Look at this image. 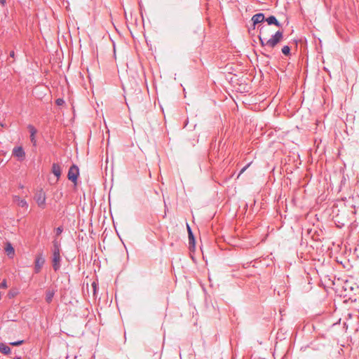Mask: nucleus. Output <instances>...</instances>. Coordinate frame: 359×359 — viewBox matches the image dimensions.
Returning a JSON list of instances; mask_svg holds the SVG:
<instances>
[{
	"label": "nucleus",
	"instance_id": "13",
	"mask_svg": "<svg viewBox=\"0 0 359 359\" xmlns=\"http://www.w3.org/2000/svg\"><path fill=\"white\" fill-rule=\"evenodd\" d=\"M0 352L4 354H9L11 353V348L6 344L0 343Z\"/></svg>",
	"mask_w": 359,
	"mask_h": 359
},
{
	"label": "nucleus",
	"instance_id": "10",
	"mask_svg": "<svg viewBox=\"0 0 359 359\" xmlns=\"http://www.w3.org/2000/svg\"><path fill=\"white\" fill-rule=\"evenodd\" d=\"M5 252H6L7 255L11 257H13L15 255V250L11 243L7 242L6 243Z\"/></svg>",
	"mask_w": 359,
	"mask_h": 359
},
{
	"label": "nucleus",
	"instance_id": "12",
	"mask_svg": "<svg viewBox=\"0 0 359 359\" xmlns=\"http://www.w3.org/2000/svg\"><path fill=\"white\" fill-rule=\"evenodd\" d=\"M27 128L30 133L31 141L34 144V145H35L36 144L35 135L37 132L36 129L32 125H29Z\"/></svg>",
	"mask_w": 359,
	"mask_h": 359
},
{
	"label": "nucleus",
	"instance_id": "3",
	"mask_svg": "<svg viewBox=\"0 0 359 359\" xmlns=\"http://www.w3.org/2000/svg\"><path fill=\"white\" fill-rule=\"evenodd\" d=\"M34 199L39 208H41L42 209L45 208V207H46V194L42 189L38 191L35 194Z\"/></svg>",
	"mask_w": 359,
	"mask_h": 359
},
{
	"label": "nucleus",
	"instance_id": "2",
	"mask_svg": "<svg viewBox=\"0 0 359 359\" xmlns=\"http://www.w3.org/2000/svg\"><path fill=\"white\" fill-rule=\"evenodd\" d=\"M60 243L55 239L53 241V266L55 271L60 268Z\"/></svg>",
	"mask_w": 359,
	"mask_h": 359
},
{
	"label": "nucleus",
	"instance_id": "23",
	"mask_svg": "<svg viewBox=\"0 0 359 359\" xmlns=\"http://www.w3.org/2000/svg\"><path fill=\"white\" fill-rule=\"evenodd\" d=\"M92 287H93V292L95 293V290H96V283L94 282L92 284Z\"/></svg>",
	"mask_w": 359,
	"mask_h": 359
},
{
	"label": "nucleus",
	"instance_id": "16",
	"mask_svg": "<svg viewBox=\"0 0 359 359\" xmlns=\"http://www.w3.org/2000/svg\"><path fill=\"white\" fill-rule=\"evenodd\" d=\"M55 103L57 106H62L65 103V102L62 98H58L56 100Z\"/></svg>",
	"mask_w": 359,
	"mask_h": 359
},
{
	"label": "nucleus",
	"instance_id": "9",
	"mask_svg": "<svg viewBox=\"0 0 359 359\" xmlns=\"http://www.w3.org/2000/svg\"><path fill=\"white\" fill-rule=\"evenodd\" d=\"M13 202L20 207L25 208L26 209L28 208V204L27 201L18 196H13Z\"/></svg>",
	"mask_w": 359,
	"mask_h": 359
},
{
	"label": "nucleus",
	"instance_id": "18",
	"mask_svg": "<svg viewBox=\"0 0 359 359\" xmlns=\"http://www.w3.org/2000/svg\"><path fill=\"white\" fill-rule=\"evenodd\" d=\"M62 231L63 229L61 226L57 227L55 231L56 236H59L62 233Z\"/></svg>",
	"mask_w": 359,
	"mask_h": 359
},
{
	"label": "nucleus",
	"instance_id": "22",
	"mask_svg": "<svg viewBox=\"0 0 359 359\" xmlns=\"http://www.w3.org/2000/svg\"><path fill=\"white\" fill-rule=\"evenodd\" d=\"M9 56L11 58H13L14 56H15V52L13 50L11 51L10 53H9Z\"/></svg>",
	"mask_w": 359,
	"mask_h": 359
},
{
	"label": "nucleus",
	"instance_id": "17",
	"mask_svg": "<svg viewBox=\"0 0 359 359\" xmlns=\"http://www.w3.org/2000/svg\"><path fill=\"white\" fill-rule=\"evenodd\" d=\"M23 343H24L23 340H20L18 341L11 342L10 344L12 346H20V345L22 344Z\"/></svg>",
	"mask_w": 359,
	"mask_h": 359
},
{
	"label": "nucleus",
	"instance_id": "8",
	"mask_svg": "<svg viewBox=\"0 0 359 359\" xmlns=\"http://www.w3.org/2000/svg\"><path fill=\"white\" fill-rule=\"evenodd\" d=\"M265 20V17L264 13H259L255 15H254L252 18V21L253 22L254 27H255L256 25H258Z\"/></svg>",
	"mask_w": 359,
	"mask_h": 359
},
{
	"label": "nucleus",
	"instance_id": "20",
	"mask_svg": "<svg viewBox=\"0 0 359 359\" xmlns=\"http://www.w3.org/2000/svg\"><path fill=\"white\" fill-rule=\"evenodd\" d=\"M0 287H4V288H6V287H7L6 282L5 280H4V281L1 283Z\"/></svg>",
	"mask_w": 359,
	"mask_h": 359
},
{
	"label": "nucleus",
	"instance_id": "15",
	"mask_svg": "<svg viewBox=\"0 0 359 359\" xmlns=\"http://www.w3.org/2000/svg\"><path fill=\"white\" fill-rule=\"evenodd\" d=\"M53 292H51V291H48L46 293V302H50L52 299H53Z\"/></svg>",
	"mask_w": 359,
	"mask_h": 359
},
{
	"label": "nucleus",
	"instance_id": "5",
	"mask_svg": "<svg viewBox=\"0 0 359 359\" xmlns=\"http://www.w3.org/2000/svg\"><path fill=\"white\" fill-rule=\"evenodd\" d=\"M79 175V169L77 166L73 165L69 170V180H72L76 187L77 184V177Z\"/></svg>",
	"mask_w": 359,
	"mask_h": 359
},
{
	"label": "nucleus",
	"instance_id": "25",
	"mask_svg": "<svg viewBox=\"0 0 359 359\" xmlns=\"http://www.w3.org/2000/svg\"><path fill=\"white\" fill-rule=\"evenodd\" d=\"M0 3L4 4L6 3V0H0Z\"/></svg>",
	"mask_w": 359,
	"mask_h": 359
},
{
	"label": "nucleus",
	"instance_id": "26",
	"mask_svg": "<svg viewBox=\"0 0 359 359\" xmlns=\"http://www.w3.org/2000/svg\"><path fill=\"white\" fill-rule=\"evenodd\" d=\"M11 62H12L10 61V58H8V65H11Z\"/></svg>",
	"mask_w": 359,
	"mask_h": 359
},
{
	"label": "nucleus",
	"instance_id": "24",
	"mask_svg": "<svg viewBox=\"0 0 359 359\" xmlns=\"http://www.w3.org/2000/svg\"><path fill=\"white\" fill-rule=\"evenodd\" d=\"M187 227L188 233H189V232H192L189 224H187Z\"/></svg>",
	"mask_w": 359,
	"mask_h": 359
},
{
	"label": "nucleus",
	"instance_id": "21",
	"mask_svg": "<svg viewBox=\"0 0 359 359\" xmlns=\"http://www.w3.org/2000/svg\"><path fill=\"white\" fill-rule=\"evenodd\" d=\"M250 165V163H249L248 165H246L245 167H244L240 172L239 175L238 177H239L246 169Z\"/></svg>",
	"mask_w": 359,
	"mask_h": 359
},
{
	"label": "nucleus",
	"instance_id": "14",
	"mask_svg": "<svg viewBox=\"0 0 359 359\" xmlns=\"http://www.w3.org/2000/svg\"><path fill=\"white\" fill-rule=\"evenodd\" d=\"M290 48L288 46H284L282 48V53L284 55H287L290 54Z\"/></svg>",
	"mask_w": 359,
	"mask_h": 359
},
{
	"label": "nucleus",
	"instance_id": "19",
	"mask_svg": "<svg viewBox=\"0 0 359 359\" xmlns=\"http://www.w3.org/2000/svg\"><path fill=\"white\" fill-rule=\"evenodd\" d=\"M189 243H194V235H193V233L192 232H189Z\"/></svg>",
	"mask_w": 359,
	"mask_h": 359
},
{
	"label": "nucleus",
	"instance_id": "6",
	"mask_svg": "<svg viewBox=\"0 0 359 359\" xmlns=\"http://www.w3.org/2000/svg\"><path fill=\"white\" fill-rule=\"evenodd\" d=\"M52 172L55 175V179L50 178L49 181L50 184L56 183L60 175H61V168L60 165L57 163H53L52 166Z\"/></svg>",
	"mask_w": 359,
	"mask_h": 359
},
{
	"label": "nucleus",
	"instance_id": "4",
	"mask_svg": "<svg viewBox=\"0 0 359 359\" xmlns=\"http://www.w3.org/2000/svg\"><path fill=\"white\" fill-rule=\"evenodd\" d=\"M12 155L18 161H23L26 158V154L21 146L15 147L12 151Z\"/></svg>",
	"mask_w": 359,
	"mask_h": 359
},
{
	"label": "nucleus",
	"instance_id": "27",
	"mask_svg": "<svg viewBox=\"0 0 359 359\" xmlns=\"http://www.w3.org/2000/svg\"><path fill=\"white\" fill-rule=\"evenodd\" d=\"M15 359H21V358H20V357H17V358H15Z\"/></svg>",
	"mask_w": 359,
	"mask_h": 359
},
{
	"label": "nucleus",
	"instance_id": "1",
	"mask_svg": "<svg viewBox=\"0 0 359 359\" xmlns=\"http://www.w3.org/2000/svg\"><path fill=\"white\" fill-rule=\"evenodd\" d=\"M257 28L259 29V34L258 37L262 46L273 48L282 40L283 37V32L278 30L269 39L266 34V32L269 29L267 26L259 25Z\"/></svg>",
	"mask_w": 359,
	"mask_h": 359
},
{
	"label": "nucleus",
	"instance_id": "11",
	"mask_svg": "<svg viewBox=\"0 0 359 359\" xmlns=\"http://www.w3.org/2000/svg\"><path fill=\"white\" fill-rule=\"evenodd\" d=\"M265 20L267 22L269 25H274L278 27H281V24L278 21L276 18L273 15L269 16V18L265 19Z\"/></svg>",
	"mask_w": 359,
	"mask_h": 359
},
{
	"label": "nucleus",
	"instance_id": "7",
	"mask_svg": "<svg viewBox=\"0 0 359 359\" xmlns=\"http://www.w3.org/2000/svg\"><path fill=\"white\" fill-rule=\"evenodd\" d=\"M45 263V259L41 254L37 255L34 262V271L39 273Z\"/></svg>",
	"mask_w": 359,
	"mask_h": 359
}]
</instances>
